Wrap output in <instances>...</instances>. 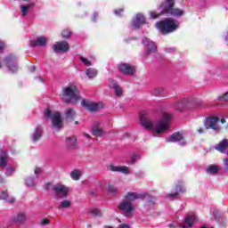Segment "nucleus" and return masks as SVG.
<instances>
[{
	"label": "nucleus",
	"mask_w": 228,
	"mask_h": 228,
	"mask_svg": "<svg viewBox=\"0 0 228 228\" xmlns=\"http://www.w3.org/2000/svg\"><path fill=\"white\" fill-rule=\"evenodd\" d=\"M139 120L141 122V126L144 127L146 131H154L157 134H163V133H167V131H168V127H170L172 114L163 112L162 118L158 120L154 125V123H152V119L149 117V113L147 111H142L140 113Z\"/></svg>",
	"instance_id": "obj_1"
},
{
	"label": "nucleus",
	"mask_w": 228,
	"mask_h": 228,
	"mask_svg": "<svg viewBox=\"0 0 228 228\" xmlns=\"http://www.w3.org/2000/svg\"><path fill=\"white\" fill-rule=\"evenodd\" d=\"M62 101L66 104H77L81 101L77 85L71 84L62 88Z\"/></svg>",
	"instance_id": "obj_2"
},
{
	"label": "nucleus",
	"mask_w": 228,
	"mask_h": 228,
	"mask_svg": "<svg viewBox=\"0 0 228 228\" xmlns=\"http://www.w3.org/2000/svg\"><path fill=\"white\" fill-rule=\"evenodd\" d=\"M156 28L160 30L162 35H168L179 28V21L177 20L167 18L157 22Z\"/></svg>",
	"instance_id": "obj_3"
},
{
	"label": "nucleus",
	"mask_w": 228,
	"mask_h": 228,
	"mask_svg": "<svg viewBox=\"0 0 228 228\" xmlns=\"http://www.w3.org/2000/svg\"><path fill=\"white\" fill-rule=\"evenodd\" d=\"M174 4H175V1L165 0L159 6L160 13H167L174 17H183L184 11L179 8H174Z\"/></svg>",
	"instance_id": "obj_4"
},
{
	"label": "nucleus",
	"mask_w": 228,
	"mask_h": 228,
	"mask_svg": "<svg viewBox=\"0 0 228 228\" xmlns=\"http://www.w3.org/2000/svg\"><path fill=\"white\" fill-rule=\"evenodd\" d=\"M45 118H51L52 127L55 131H61L63 129V120H61V114L59 111L51 110V109H46L44 112Z\"/></svg>",
	"instance_id": "obj_5"
},
{
	"label": "nucleus",
	"mask_w": 228,
	"mask_h": 228,
	"mask_svg": "<svg viewBox=\"0 0 228 228\" xmlns=\"http://www.w3.org/2000/svg\"><path fill=\"white\" fill-rule=\"evenodd\" d=\"M118 208L122 212L125 216H132L134 211V205L131 201L123 200L118 206Z\"/></svg>",
	"instance_id": "obj_6"
},
{
	"label": "nucleus",
	"mask_w": 228,
	"mask_h": 228,
	"mask_svg": "<svg viewBox=\"0 0 228 228\" xmlns=\"http://www.w3.org/2000/svg\"><path fill=\"white\" fill-rule=\"evenodd\" d=\"M220 121V118L218 117H212L206 119L204 126L205 129H213V131H216V133H218L222 130V127L218 126V122Z\"/></svg>",
	"instance_id": "obj_7"
},
{
	"label": "nucleus",
	"mask_w": 228,
	"mask_h": 228,
	"mask_svg": "<svg viewBox=\"0 0 228 228\" xmlns=\"http://www.w3.org/2000/svg\"><path fill=\"white\" fill-rule=\"evenodd\" d=\"M142 43L145 48V56H149L152 54V53H156L158 51V46H156V44L153 41H151L149 37H143Z\"/></svg>",
	"instance_id": "obj_8"
},
{
	"label": "nucleus",
	"mask_w": 228,
	"mask_h": 228,
	"mask_svg": "<svg viewBox=\"0 0 228 228\" xmlns=\"http://www.w3.org/2000/svg\"><path fill=\"white\" fill-rule=\"evenodd\" d=\"M52 190L54 191L55 197H60L61 199H67V195H69V188L61 183L53 185Z\"/></svg>",
	"instance_id": "obj_9"
},
{
	"label": "nucleus",
	"mask_w": 228,
	"mask_h": 228,
	"mask_svg": "<svg viewBox=\"0 0 228 228\" xmlns=\"http://www.w3.org/2000/svg\"><path fill=\"white\" fill-rule=\"evenodd\" d=\"M166 142L167 143H175V142H178V143L182 146L186 145V142L184 141V137L183 136V134L176 132L171 134L167 139H166Z\"/></svg>",
	"instance_id": "obj_10"
},
{
	"label": "nucleus",
	"mask_w": 228,
	"mask_h": 228,
	"mask_svg": "<svg viewBox=\"0 0 228 228\" xmlns=\"http://www.w3.org/2000/svg\"><path fill=\"white\" fill-rule=\"evenodd\" d=\"M54 53H67L70 49V45L67 41L57 42L53 45Z\"/></svg>",
	"instance_id": "obj_11"
},
{
	"label": "nucleus",
	"mask_w": 228,
	"mask_h": 228,
	"mask_svg": "<svg viewBox=\"0 0 228 228\" xmlns=\"http://www.w3.org/2000/svg\"><path fill=\"white\" fill-rule=\"evenodd\" d=\"M38 2L36 1H32L29 2L27 4H22L20 6V13L22 15V17H26L28 15V13H29V11L33 10V8H35V6H37V4Z\"/></svg>",
	"instance_id": "obj_12"
},
{
	"label": "nucleus",
	"mask_w": 228,
	"mask_h": 228,
	"mask_svg": "<svg viewBox=\"0 0 228 228\" xmlns=\"http://www.w3.org/2000/svg\"><path fill=\"white\" fill-rule=\"evenodd\" d=\"M143 24H145V16L142 13H137L132 24V28L140 29Z\"/></svg>",
	"instance_id": "obj_13"
},
{
	"label": "nucleus",
	"mask_w": 228,
	"mask_h": 228,
	"mask_svg": "<svg viewBox=\"0 0 228 228\" xmlns=\"http://www.w3.org/2000/svg\"><path fill=\"white\" fill-rule=\"evenodd\" d=\"M30 47H45L47 45V37H39L36 40H29Z\"/></svg>",
	"instance_id": "obj_14"
},
{
	"label": "nucleus",
	"mask_w": 228,
	"mask_h": 228,
	"mask_svg": "<svg viewBox=\"0 0 228 228\" xmlns=\"http://www.w3.org/2000/svg\"><path fill=\"white\" fill-rule=\"evenodd\" d=\"M82 106L86 108L88 111H99L102 108V103L88 102L85 100L82 101Z\"/></svg>",
	"instance_id": "obj_15"
},
{
	"label": "nucleus",
	"mask_w": 228,
	"mask_h": 228,
	"mask_svg": "<svg viewBox=\"0 0 228 228\" xmlns=\"http://www.w3.org/2000/svg\"><path fill=\"white\" fill-rule=\"evenodd\" d=\"M92 135L93 136H104L106 134V132L102 129V126H101V123L95 122L92 127L91 130Z\"/></svg>",
	"instance_id": "obj_16"
},
{
	"label": "nucleus",
	"mask_w": 228,
	"mask_h": 228,
	"mask_svg": "<svg viewBox=\"0 0 228 228\" xmlns=\"http://www.w3.org/2000/svg\"><path fill=\"white\" fill-rule=\"evenodd\" d=\"M214 149L221 154H228V140L224 139L218 144L214 146Z\"/></svg>",
	"instance_id": "obj_17"
},
{
	"label": "nucleus",
	"mask_w": 228,
	"mask_h": 228,
	"mask_svg": "<svg viewBox=\"0 0 228 228\" xmlns=\"http://www.w3.org/2000/svg\"><path fill=\"white\" fill-rule=\"evenodd\" d=\"M119 70L126 76H133L134 72H136V69H134V67L131 66L130 64L123 63L119 65Z\"/></svg>",
	"instance_id": "obj_18"
},
{
	"label": "nucleus",
	"mask_w": 228,
	"mask_h": 228,
	"mask_svg": "<svg viewBox=\"0 0 228 228\" xmlns=\"http://www.w3.org/2000/svg\"><path fill=\"white\" fill-rule=\"evenodd\" d=\"M195 222H197V216H187L184 218L183 224H180V227H182V228H192Z\"/></svg>",
	"instance_id": "obj_19"
},
{
	"label": "nucleus",
	"mask_w": 228,
	"mask_h": 228,
	"mask_svg": "<svg viewBox=\"0 0 228 228\" xmlns=\"http://www.w3.org/2000/svg\"><path fill=\"white\" fill-rule=\"evenodd\" d=\"M175 108L177 110V111H184V110L190 108V99L184 98L183 100L176 102L175 104Z\"/></svg>",
	"instance_id": "obj_20"
},
{
	"label": "nucleus",
	"mask_w": 228,
	"mask_h": 228,
	"mask_svg": "<svg viewBox=\"0 0 228 228\" xmlns=\"http://www.w3.org/2000/svg\"><path fill=\"white\" fill-rule=\"evenodd\" d=\"M186 191V188L183 185H177L175 192L168 193L167 195V199L170 200H174L179 197V193H184Z\"/></svg>",
	"instance_id": "obj_21"
},
{
	"label": "nucleus",
	"mask_w": 228,
	"mask_h": 228,
	"mask_svg": "<svg viewBox=\"0 0 228 228\" xmlns=\"http://www.w3.org/2000/svg\"><path fill=\"white\" fill-rule=\"evenodd\" d=\"M110 88H113L115 95L117 97H122V94H124V89L117 83L115 80H111L110 83Z\"/></svg>",
	"instance_id": "obj_22"
},
{
	"label": "nucleus",
	"mask_w": 228,
	"mask_h": 228,
	"mask_svg": "<svg viewBox=\"0 0 228 228\" xmlns=\"http://www.w3.org/2000/svg\"><path fill=\"white\" fill-rule=\"evenodd\" d=\"M109 170H110V172H120L121 174H126V175L131 174L129 167L126 166L120 167V166L110 165L109 167Z\"/></svg>",
	"instance_id": "obj_23"
},
{
	"label": "nucleus",
	"mask_w": 228,
	"mask_h": 228,
	"mask_svg": "<svg viewBox=\"0 0 228 228\" xmlns=\"http://www.w3.org/2000/svg\"><path fill=\"white\" fill-rule=\"evenodd\" d=\"M143 195L138 194L136 192H128L126 195L124 197V200H126V202H134V200H138V199H142Z\"/></svg>",
	"instance_id": "obj_24"
},
{
	"label": "nucleus",
	"mask_w": 228,
	"mask_h": 228,
	"mask_svg": "<svg viewBox=\"0 0 228 228\" xmlns=\"http://www.w3.org/2000/svg\"><path fill=\"white\" fill-rule=\"evenodd\" d=\"M6 165H8V152L2 151L0 152V170L6 168Z\"/></svg>",
	"instance_id": "obj_25"
},
{
	"label": "nucleus",
	"mask_w": 228,
	"mask_h": 228,
	"mask_svg": "<svg viewBox=\"0 0 228 228\" xmlns=\"http://www.w3.org/2000/svg\"><path fill=\"white\" fill-rule=\"evenodd\" d=\"M13 222L16 224H19L20 225H22V224L26 223L27 217L25 213H18L14 217H13Z\"/></svg>",
	"instance_id": "obj_26"
},
{
	"label": "nucleus",
	"mask_w": 228,
	"mask_h": 228,
	"mask_svg": "<svg viewBox=\"0 0 228 228\" xmlns=\"http://www.w3.org/2000/svg\"><path fill=\"white\" fill-rule=\"evenodd\" d=\"M66 146L68 149H76L77 146V139L76 137H68L66 139Z\"/></svg>",
	"instance_id": "obj_27"
},
{
	"label": "nucleus",
	"mask_w": 228,
	"mask_h": 228,
	"mask_svg": "<svg viewBox=\"0 0 228 228\" xmlns=\"http://www.w3.org/2000/svg\"><path fill=\"white\" fill-rule=\"evenodd\" d=\"M42 138V126H38L32 134V142H38Z\"/></svg>",
	"instance_id": "obj_28"
},
{
	"label": "nucleus",
	"mask_w": 228,
	"mask_h": 228,
	"mask_svg": "<svg viewBox=\"0 0 228 228\" xmlns=\"http://www.w3.org/2000/svg\"><path fill=\"white\" fill-rule=\"evenodd\" d=\"M0 200H4L5 202H9V204H13V202H15V198H9L8 191H2L0 192Z\"/></svg>",
	"instance_id": "obj_29"
},
{
	"label": "nucleus",
	"mask_w": 228,
	"mask_h": 228,
	"mask_svg": "<svg viewBox=\"0 0 228 228\" xmlns=\"http://www.w3.org/2000/svg\"><path fill=\"white\" fill-rule=\"evenodd\" d=\"M74 117H76V110L73 108H69L65 111L66 120L72 122V120H74Z\"/></svg>",
	"instance_id": "obj_30"
},
{
	"label": "nucleus",
	"mask_w": 228,
	"mask_h": 228,
	"mask_svg": "<svg viewBox=\"0 0 228 228\" xmlns=\"http://www.w3.org/2000/svg\"><path fill=\"white\" fill-rule=\"evenodd\" d=\"M98 71L95 68H89L86 69V75L89 79H94V77H97Z\"/></svg>",
	"instance_id": "obj_31"
},
{
	"label": "nucleus",
	"mask_w": 228,
	"mask_h": 228,
	"mask_svg": "<svg viewBox=\"0 0 228 228\" xmlns=\"http://www.w3.org/2000/svg\"><path fill=\"white\" fill-rule=\"evenodd\" d=\"M219 170H220V167L216 165H211L207 167V174L216 175V174H218Z\"/></svg>",
	"instance_id": "obj_32"
},
{
	"label": "nucleus",
	"mask_w": 228,
	"mask_h": 228,
	"mask_svg": "<svg viewBox=\"0 0 228 228\" xmlns=\"http://www.w3.org/2000/svg\"><path fill=\"white\" fill-rule=\"evenodd\" d=\"M81 175H83V172L79 169H75L70 173V177L73 181H79Z\"/></svg>",
	"instance_id": "obj_33"
},
{
	"label": "nucleus",
	"mask_w": 228,
	"mask_h": 228,
	"mask_svg": "<svg viewBox=\"0 0 228 228\" xmlns=\"http://www.w3.org/2000/svg\"><path fill=\"white\" fill-rule=\"evenodd\" d=\"M165 94V89L163 87H156L151 91V94L154 95V97H161Z\"/></svg>",
	"instance_id": "obj_34"
},
{
	"label": "nucleus",
	"mask_w": 228,
	"mask_h": 228,
	"mask_svg": "<svg viewBox=\"0 0 228 228\" xmlns=\"http://www.w3.org/2000/svg\"><path fill=\"white\" fill-rule=\"evenodd\" d=\"M70 206H72V201H70L69 200H64L60 202L59 209H67V208H70Z\"/></svg>",
	"instance_id": "obj_35"
},
{
	"label": "nucleus",
	"mask_w": 228,
	"mask_h": 228,
	"mask_svg": "<svg viewBox=\"0 0 228 228\" xmlns=\"http://www.w3.org/2000/svg\"><path fill=\"white\" fill-rule=\"evenodd\" d=\"M107 190L111 195H118V189L113 184H109Z\"/></svg>",
	"instance_id": "obj_36"
},
{
	"label": "nucleus",
	"mask_w": 228,
	"mask_h": 228,
	"mask_svg": "<svg viewBox=\"0 0 228 228\" xmlns=\"http://www.w3.org/2000/svg\"><path fill=\"white\" fill-rule=\"evenodd\" d=\"M25 183L27 186H35L37 183H35V177L28 176L26 180Z\"/></svg>",
	"instance_id": "obj_37"
},
{
	"label": "nucleus",
	"mask_w": 228,
	"mask_h": 228,
	"mask_svg": "<svg viewBox=\"0 0 228 228\" xmlns=\"http://www.w3.org/2000/svg\"><path fill=\"white\" fill-rule=\"evenodd\" d=\"M79 60L86 65V67H91L92 61H90L87 58H85L84 56H80Z\"/></svg>",
	"instance_id": "obj_38"
},
{
	"label": "nucleus",
	"mask_w": 228,
	"mask_h": 228,
	"mask_svg": "<svg viewBox=\"0 0 228 228\" xmlns=\"http://www.w3.org/2000/svg\"><path fill=\"white\" fill-rule=\"evenodd\" d=\"M138 159H140V154L138 153H134L131 157V160H130V163L131 165H134V163L136 161H138Z\"/></svg>",
	"instance_id": "obj_39"
},
{
	"label": "nucleus",
	"mask_w": 228,
	"mask_h": 228,
	"mask_svg": "<svg viewBox=\"0 0 228 228\" xmlns=\"http://www.w3.org/2000/svg\"><path fill=\"white\" fill-rule=\"evenodd\" d=\"M90 214L93 215V216H102V213L99 209H92L90 210Z\"/></svg>",
	"instance_id": "obj_40"
},
{
	"label": "nucleus",
	"mask_w": 228,
	"mask_h": 228,
	"mask_svg": "<svg viewBox=\"0 0 228 228\" xmlns=\"http://www.w3.org/2000/svg\"><path fill=\"white\" fill-rule=\"evenodd\" d=\"M70 35H71V33L69 29H64L61 32L62 38H70Z\"/></svg>",
	"instance_id": "obj_41"
},
{
	"label": "nucleus",
	"mask_w": 228,
	"mask_h": 228,
	"mask_svg": "<svg viewBox=\"0 0 228 228\" xmlns=\"http://www.w3.org/2000/svg\"><path fill=\"white\" fill-rule=\"evenodd\" d=\"M220 102H225L228 101V93L224 94L222 96H219Z\"/></svg>",
	"instance_id": "obj_42"
},
{
	"label": "nucleus",
	"mask_w": 228,
	"mask_h": 228,
	"mask_svg": "<svg viewBox=\"0 0 228 228\" xmlns=\"http://www.w3.org/2000/svg\"><path fill=\"white\" fill-rule=\"evenodd\" d=\"M13 172H15V168H13L12 167H10L6 169L5 171V175H12V174H13Z\"/></svg>",
	"instance_id": "obj_43"
},
{
	"label": "nucleus",
	"mask_w": 228,
	"mask_h": 228,
	"mask_svg": "<svg viewBox=\"0 0 228 228\" xmlns=\"http://www.w3.org/2000/svg\"><path fill=\"white\" fill-rule=\"evenodd\" d=\"M220 215V212L218 210H213L212 212V219L213 220H218V216Z\"/></svg>",
	"instance_id": "obj_44"
},
{
	"label": "nucleus",
	"mask_w": 228,
	"mask_h": 228,
	"mask_svg": "<svg viewBox=\"0 0 228 228\" xmlns=\"http://www.w3.org/2000/svg\"><path fill=\"white\" fill-rule=\"evenodd\" d=\"M115 15H117V17H120L122 15V13H124V9H118L114 11Z\"/></svg>",
	"instance_id": "obj_45"
},
{
	"label": "nucleus",
	"mask_w": 228,
	"mask_h": 228,
	"mask_svg": "<svg viewBox=\"0 0 228 228\" xmlns=\"http://www.w3.org/2000/svg\"><path fill=\"white\" fill-rule=\"evenodd\" d=\"M159 17V14H157L154 12L150 13V19H158Z\"/></svg>",
	"instance_id": "obj_46"
},
{
	"label": "nucleus",
	"mask_w": 228,
	"mask_h": 228,
	"mask_svg": "<svg viewBox=\"0 0 228 228\" xmlns=\"http://www.w3.org/2000/svg\"><path fill=\"white\" fill-rule=\"evenodd\" d=\"M35 175H38V174H42V168H40V167H36V169H35Z\"/></svg>",
	"instance_id": "obj_47"
},
{
	"label": "nucleus",
	"mask_w": 228,
	"mask_h": 228,
	"mask_svg": "<svg viewBox=\"0 0 228 228\" xmlns=\"http://www.w3.org/2000/svg\"><path fill=\"white\" fill-rule=\"evenodd\" d=\"M3 51H4V43L0 41V53H3Z\"/></svg>",
	"instance_id": "obj_48"
},
{
	"label": "nucleus",
	"mask_w": 228,
	"mask_h": 228,
	"mask_svg": "<svg viewBox=\"0 0 228 228\" xmlns=\"http://www.w3.org/2000/svg\"><path fill=\"white\" fill-rule=\"evenodd\" d=\"M224 168L226 170H228V159L227 158L224 159Z\"/></svg>",
	"instance_id": "obj_49"
},
{
	"label": "nucleus",
	"mask_w": 228,
	"mask_h": 228,
	"mask_svg": "<svg viewBox=\"0 0 228 228\" xmlns=\"http://www.w3.org/2000/svg\"><path fill=\"white\" fill-rule=\"evenodd\" d=\"M47 224H49V219H44V220L41 221V223H40L41 225H47Z\"/></svg>",
	"instance_id": "obj_50"
},
{
	"label": "nucleus",
	"mask_w": 228,
	"mask_h": 228,
	"mask_svg": "<svg viewBox=\"0 0 228 228\" xmlns=\"http://www.w3.org/2000/svg\"><path fill=\"white\" fill-rule=\"evenodd\" d=\"M99 17V14L97 12H94V15H93V18H92V20L93 22H95L96 21V18Z\"/></svg>",
	"instance_id": "obj_51"
},
{
	"label": "nucleus",
	"mask_w": 228,
	"mask_h": 228,
	"mask_svg": "<svg viewBox=\"0 0 228 228\" xmlns=\"http://www.w3.org/2000/svg\"><path fill=\"white\" fill-rule=\"evenodd\" d=\"M118 228H131V226H129V224H120Z\"/></svg>",
	"instance_id": "obj_52"
},
{
	"label": "nucleus",
	"mask_w": 228,
	"mask_h": 228,
	"mask_svg": "<svg viewBox=\"0 0 228 228\" xmlns=\"http://www.w3.org/2000/svg\"><path fill=\"white\" fill-rule=\"evenodd\" d=\"M198 133H200V134H202L203 133H206V130H204V128H199Z\"/></svg>",
	"instance_id": "obj_53"
},
{
	"label": "nucleus",
	"mask_w": 228,
	"mask_h": 228,
	"mask_svg": "<svg viewBox=\"0 0 228 228\" xmlns=\"http://www.w3.org/2000/svg\"><path fill=\"white\" fill-rule=\"evenodd\" d=\"M84 136L87 138V140H92V136L88 134H84Z\"/></svg>",
	"instance_id": "obj_54"
},
{
	"label": "nucleus",
	"mask_w": 228,
	"mask_h": 228,
	"mask_svg": "<svg viewBox=\"0 0 228 228\" xmlns=\"http://www.w3.org/2000/svg\"><path fill=\"white\" fill-rule=\"evenodd\" d=\"M221 124H225V118H221Z\"/></svg>",
	"instance_id": "obj_55"
},
{
	"label": "nucleus",
	"mask_w": 228,
	"mask_h": 228,
	"mask_svg": "<svg viewBox=\"0 0 228 228\" xmlns=\"http://www.w3.org/2000/svg\"><path fill=\"white\" fill-rule=\"evenodd\" d=\"M37 79H38V81L44 82V78H42L40 77H38Z\"/></svg>",
	"instance_id": "obj_56"
},
{
	"label": "nucleus",
	"mask_w": 228,
	"mask_h": 228,
	"mask_svg": "<svg viewBox=\"0 0 228 228\" xmlns=\"http://www.w3.org/2000/svg\"><path fill=\"white\" fill-rule=\"evenodd\" d=\"M35 66H32V68H31V72H35Z\"/></svg>",
	"instance_id": "obj_57"
},
{
	"label": "nucleus",
	"mask_w": 228,
	"mask_h": 228,
	"mask_svg": "<svg viewBox=\"0 0 228 228\" xmlns=\"http://www.w3.org/2000/svg\"><path fill=\"white\" fill-rule=\"evenodd\" d=\"M0 183H3V177L0 176Z\"/></svg>",
	"instance_id": "obj_58"
},
{
	"label": "nucleus",
	"mask_w": 228,
	"mask_h": 228,
	"mask_svg": "<svg viewBox=\"0 0 228 228\" xmlns=\"http://www.w3.org/2000/svg\"><path fill=\"white\" fill-rule=\"evenodd\" d=\"M174 227V225H172V224H169V228H173Z\"/></svg>",
	"instance_id": "obj_59"
},
{
	"label": "nucleus",
	"mask_w": 228,
	"mask_h": 228,
	"mask_svg": "<svg viewBox=\"0 0 228 228\" xmlns=\"http://www.w3.org/2000/svg\"><path fill=\"white\" fill-rule=\"evenodd\" d=\"M227 38H228V37H227V36H225V37H224V40H227Z\"/></svg>",
	"instance_id": "obj_60"
},
{
	"label": "nucleus",
	"mask_w": 228,
	"mask_h": 228,
	"mask_svg": "<svg viewBox=\"0 0 228 228\" xmlns=\"http://www.w3.org/2000/svg\"><path fill=\"white\" fill-rule=\"evenodd\" d=\"M105 228H111V226H106Z\"/></svg>",
	"instance_id": "obj_61"
}]
</instances>
